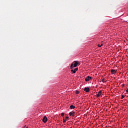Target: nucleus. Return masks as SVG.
I'll use <instances>...</instances> for the list:
<instances>
[{"label":"nucleus","mask_w":128,"mask_h":128,"mask_svg":"<svg viewBox=\"0 0 128 128\" xmlns=\"http://www.w3.org/2000/svg\"><path fill=\"white\" fill-rule=\"evenodd\" d=\"M78 62H75L74 66V64H71L70 69L72 70V68H76V66H78Z\"/></svg>","instance_id":"nucleus-1"},{"label":"nucleus","mask_w":128,"mask_h":128,"mask_svg":"<svg viewBox=\"0 0 128 128\" xmlns=\"http://www.w3.org/2000/svg\"><path fill=\"white\" fill-rule=\"evenodd\" d=\"M96 98H100V96H102V91L100 90L98 92V94L96 95Z\"/></svg>","instance_id":"nucleus-2"},{"label":"nucleus","mask_w":128,"mask_h":128,"mask_svg":"<svg viewBox=\"0 0 128 128\" xmlns=\"http://www.w3.org/2000/svg\"><path fill=\"white\" fill-rule=\"evenodd\" d=\"M42 122H45V123L46 122H48V118H46V116H44L43 118Z\"/></svg>","instance_id":"nucleus-3"},{"label":"nucleus","mask_w":128,"mask_h":128,"mask_svg":"<svg viewBox=\"0 0 128 128\" xmlns=\"http://www.w3.org/2000/svg\"><path fill=\"white\" fill-rule=\"evenodd\" d=\"M78 70V68H75L74 70H72L71 72H73V74H76V72Z\"/></svg>","instance_id":"nucleus-4"},{"label":"nucleus","mask_w":128,"mask_h":128,"mask_svg":"<svg viewBox=\"0 0 128 128\" xmlns=\"http://www.w3.org/2000/svg\"><path fill=\"white\" fill-rule=\"evenodd\" d=\"M90 80H92V76H88L86 78L85 80L86 82H88Z\"/></svg>","instance_id":"nucleus-5"},{"label":"nucleus","mask_w":128,"mask_h":128,"mask_svg":"<svg viewBox=\"0 0 128 128\" xmlns=\"http://www.w3.org/2000/svg\"><path fill=\"white\" fill-rule=\"evenodd\" d=\"M74 113L75 112H70L69 113V115L70 116H74Z\"/></svg>","instance_id":"nucleus-6"},{"label":"nucleus","mask_w":128,"mask_h":128,"mask_svg":"<svg viewBox=\"0 0 128 128\" xmlns=\"http://www.w3.org/2000/svg\"><path fill=\"white\" fill-rule=\"evenodd\" d=\"M84 92H90V88L86 87V88H84Z\"/></svg>","instance_id":"nucleus-7"},{"label":"nucleus","mask_w":128,"mask_h":128,"mask_svg":"<svg viewBox=\"0 0 128 128\" xmlns=\"http://www.w3.org/2000/svg\"><path fill=\"white\" fill-rule=\"evenodd\" d=\"M111 72L112 74H116V70H114V69H112L111 70Z\"/></svg>","instance_id":"nucleus-8"},{"label":"nucleus","mask_w":128,"mask_h":128,"mask_svg":"<svg viewBox=\"0 0 128 128\" xmlns=\"http://www.w3.org/2000/svg\"><path fill=\"white\" fill-rule=\"evenodd\" d=\"M70 110H74V109L76 108V106H74V105H71L70 106Z\"/></svg>","instance_id":"nucleus-9"},{"label":"nucleus","mask_w":128,"mask_h":128,"mask_svg":"<svg viewBox=\"0 0 128 128\" xmlns=\"http://www.w3.org/2000/svg\"><path fill=\"white\" fill-rule=\"evenodd\" d=\"M63 122L64 124L65 122H66V120L64 119V118L63 119Z\"/></svg>","instance_id":"nucleus-10"},{"label":"nucleus","mask_w":128,"mask_h":128,"mask_svg":"<svg viewBox=\"0 0 128 128\" xmlns=\"http://www.w3.org/2000/svg\"><path fill=\"white\" fill-rule=\"evenodd\" d=\"M102 44H98V46L99 47V48H100V47H102Z\"/></svg>","instance_id":"nucleus-11"},{"label":"nucleus","mask_w":128,"mask_h":128,"mask_svg":"<svg viewBox=\"0 0 128 128\" xmlns=\"http://www.w3.org/2000/svg\"><path fill=\"white\" fill-rule=\"evenodd\" d=\"M102 82H106V81L104 78L102 80Z\"/></svg>","instance_id":"nucleus-12"},{"label":"nucleus","mask_w":128,"mask_h":128,"mask_svg":"<svg viewBox=\"0 0 128 128\" xmlns=\"http://www.w3.org/2000/svg\"><path fill=\"white\" fill-rule=\"evenodd\" d=\"M76 94H80V91H78V90H76Z\"/></svg>","instance_id":"nucleus-13"},{"label":"nucleus","mask_w":128,"mask_h":128,"mask_svg":"<svg viewBox=\"0 0 128 128\" xmlns=\"http://www.w3.org/2000/svg\"><path fill=\"white\" fill-rule=\"evenodd\" d=\"M124 98V96L122 95L121 97V99L122 100V98Z\"/></svg>","instance_id":"nucleus-14"},{"label":"nucleus","mask_w":128,"mask_h":128,"mask_svg":"<svg viewBox=\"0 0 128 128\" xmlns=\"http://www.w3.org/2000/svg\"><path fill=\"white\" fill-rule=\"evenodd\" d=\"M61 116H64V112L62 113Z\"/></svg>","instance_id":"nucleus-15"},{"label":"nucleus","mask_w":128,"mask_h":128,"mask_svg":"<svg viewBox=\"0 0 128 128\" xmlns=\"http://www.w3.org/2000/svg\"><path fill=\"white\" fill-rule=\"evenodd\" d=\"M68 118V116H66V119L65 120H66Z\"/></svg>","instance_id":"nucleus-16"},{"label":"nucleus","mask_w":128,"mask_h":128,"mask_svg":"<svg viewBox=\"0 0 128 128\" xmlns=\"http://www.w3.org/2000/svg\"><path fill=\"white\" fill-rule=\"evenodd\" d=\"M28 126H25L24 127V128H28Z\"/></svg>","instance_id":"nucleus-17"},{"label":"nucleus","mask_w":128,"mask_h":128,"mask_svg":"<svg viewBox=\"0 0 128 128\" xmlns=\"http://www.w3.org/2000/svg\"><path fill=\"white\" fill-rule=\"evenodd\" d=\"M126 92H128V89L126 90Z\"/></svg>","instance_id":"nucleus-18"}]
</instances>
